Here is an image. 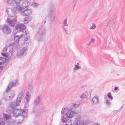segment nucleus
Here are the masks:
<instances>
[{
    "label": "nucleus",
    "mask_w": 125,
    "mask_h": 125,
    "mask_svg": "<svg viewBox=\"0 0 125 125\" xmlns=\"http://www.w3.org/2000/svg\"><path fill=\"white\" fill-rule=\"evenodd\" d=\"M13 116L17 117L18 116H21L22 117V119H19L18 122L20 123H21L23 121V118H25L28 115V111L27 109H23V110L21 109H15L13 112Z\"/></svg>",
    "instance_id": "1"
},
{
    "label": "nucleus",
    "mask_w": 125,
    "mask_h": 125,
    "mask_svg": "<svg viewBox=\"0 0 125 125\" xmlns=\"http://www.w3.org/2000/svg\"><path fill=\"white\" fill-rule=\"evenodd\" d=\"M48 16L49 21L51 23L53 22L56 16V9L54 5H50L48 10Z\"/></svg>",
    "instance_id": "2"
},
{
    "label": "nucleus",
    "mask_w": 125,
    "mask_h": 125,
    "mask_svg": "<svg viewBox=\"0 0 125 125\" xmlns=\"http://www.w3.org/2000/svg\"><path fill=\"white\" fill-rule=\"evenodd\" d=\"M14 9L17 11L19 12L23 16H27L30 15L31 13V9H29L22 8L19 5H17L14 7Z\"/></svg>",
    "instance_id": "3"
},
{
    "label": "nucleus",
    "mask_w": 125,
    "mask_h": 125,
    "mask_svg": "<svg viewBox=\"0 0 125 125\" xmlns=\"http://www.w3.org/2000/svg\"><path fill=\"white\" fill-rule=\"evenodd\" d=\"M45 31V28H41L36 34L35 39L38 41H42L44 39Z\"/></svg>",
    "instance_id": "4"
},
{
    "label": "nucleus",
    "mask_w": 125,
    "mask_h": 125,
    "mask_svg": "<svg viewBox=\"0 0 125 125\" xmlns=\"http://www.w3.org/2000/svg\"><path fill=\"white\" fill-rule=\"evenodd\" d=\"M81 117L80 116L76 117L74 118V121L75 124V125H86V122L81 121Z\"/></svg>",
    "instance_id": "5"
},
{
    "label": "nucleus",
    "mask_w": 125,
    "mask_h": 125,
    "mask_svg": "<svg viewBox=\"0 0 125 125\" xmlns=\"http://www.w3.org/2000/svg\"><path fill=\"white\" fill-rule=\"evenodd\" d=\"M27 48L25 47L22 48L21 50L18 52L17 56L18 57H21L25 55L26 54Z\"/></svg>",
    "instance_id": "6"
},
{
    "label": "nucleus",
    "mask_w": 125,
    "mask_h": 125,
    "mask_svg": "<svg viewBox=\"0 0 125 125\" xmlns=\"http://www.w3.org/2000/svg\"><path fill=\"white\" fill-rule=\"evenodd\" d=\"M7 22L11 27H12L15 25L16 22V17L12 19L10 17L8 18L6 20Z\"/></svg>",
    "instance_id": "7"
},
{
    "label": "nucleus",
    "mask_w": 125,
    "mask_h": 125,
    "mask_svg": "<svg viewBox=\"0 0 125 125\" xmlns=\"http://www.w3.org/2000/svg\"><path fill=\"white\" fill-rule=\"evenodd\" d=\"M1 30L2 31L6 34H8L11 32V30L10 27L7 25H4L1 27Z\"/></svg>",
    "instance_id": "8"
},
{
    "label": "nucleus",
    "mask_w": 125,
    "mask_h": 125,
    "mask_svg": "<svg viewBox=\"0 0 125 125\" xmlns=\"http://www.w3.org/2000/svg\"><path fill=\"white\" fill-rule=\"evenodd\" d=\"M69 109L68 108H65L64 109L62 112V111L61 113L62 114L63 118L65 119L69 117Z\"/></svg>",
    "instance_id": "9"
},
{
    "label": "nucleus",
    "mask_w": 125,
    "mask_h": 125,
    "mask_svg": "<svg viewBox=\"0 0 125 125\" xmlns=\"http://www.w3.org/2000/svg\"><path fill=\"white\" fill-rule=\"evenodd\" d=\"M19 84V82L17 81H15L14 82H10L8 85V87L7 88L6 91L7 92L9 91L10 89L12 87L18 85Z\"/></svg>",
    "instance_id": "10"
},
{
    "label": "nucleus",
    "mask_w": 125,
    "mask_h": 125,
    "mask_svg": "<svg viewBox=\"0 0 125 125\" xmlns=\"http://www.w3.org/2000/svg\"><path fill=\"white\" fill-rule=\"evenodd\" d=\"M26 28V26L23 24H18L15 27V29L20 32H22L23 30Z\"/></svg>",
    "instance_id": "11"
},
{
    "label": "nucleus",
    "mask_w": 125,
    "mask_h": 125,
    "mask_svg": "<svg viewBox=\"0 0 125 125\" xmlns=\"http://www.w3.org/2000/svg\"><path fill=\"white\" fill-rule=\"evenodd\" d=\"M114 23L115 21L114 19L111 18L107 22V24L105 26V28H111L113 27Z\"/></svg>",
    "instance_id": "12"
},
{
    "label": "nucleus",
    "mask_w": 125,
    "mask_h": 125,
    "mask_svg": "<svg viewBox=\"0 0 125 125\" xmlns=\"http://www.w3.org/2000/svg\"><path fill=\"white\" fill-rule=\"evenodd\" d=\"M69 118L72 117L76 113L75 112V108L71 107L70 108H69Z\"/></svg>",
    "instance_id": "13"
},
{
    "label": "nucleus",
    "mask_w": 125,
    "mask_h": 125,
    "mask_svg": "<svg viewBox=\"0 0 125 125\" xmlns=\"http://www.w3.org/2000/svg\"><path fill=\"white\" fill-rule=\"evenodd\" d=\"M68 26V23L66 19H65L63 21V29L65 31L66 34H68V30L65 28V27H67Z\"/></svg>",
    "instance_id": "14"
},
{
    "label": "nucleus",
    "mask_w": 125,
    "mask_h": 125,
    "mask_svg": "<svg viewBox=\"0 0 125 125\" xmlns=\"http://www.w3.org/2000/svg\"><path fill=\"white\" fill-rule=\"evenodd\" d=\"M24 96V94L22 92L18 94V97H17L16 100L17 103H19Z\"/></svg>",
    "instance_id": "15"
},
{
    "label": "nucleus",
    "mask_w": 125,
    "mask_h": 125,
    "mask_svg": "<svg viewBox=\"0 0 125 125\" xmlns=\"http://www.w3.org/2000/svg\"><path fill=\"white\" fill-rule=\"evenodd\" d=\"M23 35L21 34V35H16V34H15L14 35V40L15 42V43H16L17 44L16 45H18V43L19 42V39Z\"/></svg>",
    "instance_id": "16"
},
{
    "label": "nucleus",
    "mask_w": 125,
    "mask_h": 125,
    "mask_svg": "<svg viewBox=\"0 0 125 125\" xmlns=\"http://www.w3.org/2000/svg\"><path fill=\"white\" fill-rule=\"evenodd\" d=\"M14 93L13 92H12L11 96H7L6 94H5L3 96V98L6 101H8L11 99V98H12L14 96Z\"/></svg>",
    "instance_id": "17"
},
{
    "label": "nucleus",
    "mask_w": 125,
    "mask_h": 125,
    "mask_svg": "<svg viewBox=\"0 0 125 125\" xmlns=\"http://www.w3.org/2000/svg\"><path fill=\"white\" fill-rule=\"evenodd\" d=\"M29 4V1L27 0H24L23 2V3L21 7L22 8H25L28 7Z\"/></svg>",
    "instance_id": "18"
},
{
    "label": "nucleus",
    "mask_w": 125,
    "mask_h": 125,
    "mask_svg": "<svg viewBox=\"0 0 125 125\" xmlns=\"http://www.w3.org/2000/svg\"><path fill=\"white\" fill-rule=\"evenodd\" d=\"M62 119L63 123H66V125H72V122L71 118H70L67 120H66V119H63L62 118Z\"/></svg>",
    "instance_id": "19"
},
{
    "label": "nucleus",
    "mask_w": 125,
    "mask_h": 125,
    "mask_svg": "<svg viewBox=\"0 0 125 125\" xmlns=\"http://www.w3.org/2000/svg\"><path fill=\"white\" fill-rule=\"evenodd\" d=\"M32 19V17L31 16H29L26 17L24 19V23L25 24H27Z\"/></svg>",
    "instance_id": "20"
},
{
    "label": "nucleus",
    "mask_w": 125,
    "mask_h": 125,
    "mask_svg": "<svg viewBox=\"0 0 125 125\" xmlns=\"http://www.w3.org/2000/svg\"><path fill=\"white\" fill-rule=\"evenodd\" d=\"M98 98L97 96L94 97L93 98L92 102L94 104H96L99 103Z\"/></svg>",
    "instance_id": "21"
},
{
    "label": "nucleus",
    "mask_w": 125,
    "mask_h": 125,
    "mask_svg": "<svg viewBox=\"0 0 125 125\" xmlns=\"http://www.w3.org/2000/svg\"><path fill=\"white\" fill-rule=\"evenodd\" d=\"M16 12L15 10L13 9H11L10 11L9 14V15L11 17H16L17 16L16 15Z\"/></svg>",
    "instance_id": "22"
},
{
    "label": "nucleus",
    "mask_w": 125,
    "mask_h": 125,
    "mask_svg": "<svg viewBox=\"0 0 125 125\" xmlns=\"http://www.w3.org/2000/svg\"><path fill=\"white\" fill-rule=\"evenodd\" d=\"M7 50V47H5L3 50V52L1 53V54L2 56L6 57L8 56V55L7 54L6 51Z\"/></svg>",
    "instance_id": "23"
},
{
    "label": "nucleus",
    "mask_w": 125,
    "mask_h": 125,
    "mask_svg": "<svg viewBox=\"0 0 125 125\" xmlns=\"http://www.w3.org/2000/svg\"><path fill=\"white\" fill-rule=\"evenodd\" d=\"M41 100L39 97L36 98L34 101V103L35 105H38L40 103Z\"/></svg>",
    "instance_id": "24"
},
{
    "label": "nucleus",
    "mask_w": 125,
    "mask_h": 125,
    "mask_svg": "<svg viewBox=\"0 0 125 125\" xmlns=\"http://www.w3.org/2000/svg\"><path fill=\"white\" fill-rule=\"evenodd\" d=\"M16 100V102L15 103H11L10 105V107L12 108H14L15 107L18 106L19 105V103H17Z\"/></svg>",
    "instance_id": "25"
},
{
    "label": "nucleus",
    "mask_w": 125,
    "mask_h": 125,
    "mask_svg": "<svg viewBox=\"0 0 125 125\" xmlns=\"http://www.w3.org/2000/svg\"><path fill=\"white\" fill-rule=\"evenodd\" d=\"M88 95V93L87 92H85L80 96V98L81 99H84Z\"/></svg>",
    "instance_id": "26"
},
{
    "label": "nucleus",
    "mask_w": 125,
    "mask_h": 125,
    "mask_svg": "<svg viewBox=\"0 0 125 125\" xmlns=\"http://www.w3.org/2000/svg\"><path fill=\"white\" fill-rule=\"evenodd\" d=\"M31 96L29 92H27L26 93V96L25 99L27 102H28L30 100V97Z\"/></svg>",
    "instance_id": "27"
},
{
    "label": "nucleus",
    "mask_w": 125,
    "mask_h": 125,
    "mask_svg": "<svg viewBox=\"0 0 125 125\" xmlns=\"http://www.w3.org/2000/svg\"><path fill=\"white\" fill-rule=\"evenodd\" d=\"M81 67L78 65H75L74 68H73V70L74 71H76L78 70L81 69Z\"/></svg>",
    "instance_id": "28"
},
{
    "label": "nucleus",
    "mask_w": 125,
    "mask_h": 125,
    "mask_svg": "<svg viewBox=\"0 0 125 125\" xmlns=\"http://www.w3.org/2000/svg\"><path fill=\"white\" fill-rule=\"evenodd\" d=\"M15 2V3L16 4V5H15L14 7L17 5H19L20 4V3L21 2V0H14V2Z\"/></svg>",
    "instance_id": "29"
},
{
    "label": "nucleus",
    "mask_w": 125,
    "mask_h": 125,
    "mask_svg": "<svg viewBox=\"0 0 125 125\" xmlns=\"http://www.w3.org/2000/svg\"><path fill=\"white\" fill-rule=\"evenodd\" d=\"M6 61V59L4 58L1 57L0 59V65L4 63Z\"/></svg>",
    "instance_id": "30"
},
{
    "label": "nucleus",
    "mask_w": 125,
    "mask_h": 125,
    "mask_svg": "<svg viewBox=\"0 0 125 125\" xmlns=\"http://www.w3.org/2000/svg\"><path fill=\"white\" fill-rule=\"evenodd\" d=\"M107 97L110 98L111 100H112L113 99V97L110 92H109L107 94Z\"/></svg>",
    "instance_id": "31"
},
{
    "label": "nucleus",
    "mask_w": 125,
    "mask_h": 125,
    "mask_svg": "<svg viewBox=\"0 0 125 125\" xmlns=\"http://www.w3.org/2000/svg\"><path fill=\"white\" fill-rule=\"evenodd\" d=\"M3 117L5 118L6 120L10 118V116L8 115L7 114H6L5 113H3Z\"/></svg>",
    "instance_id": "32"
},
{
    "label": "nucleus",
    "mask_w": 125,
    "mask_h": 125,
    "mask_svg": "<svg viewBox=\"0 0 125 125\" xmlns=\"http://www.w3.org/2000/svg\"><path fill=\"white\" fill-rule=\"evenodd\" d=\"M122 109V107H121L118 110H113V112L114 114H116L117 113H118L119 112H120V111H121Z\"/></svg>",
    "instance_id": "33"
},
{
    "label": "nucleus",
    "mask_w": 125,
    "mask_h": 125,
    "mask_svg": "<svg viewBox=\"0 0 125 125\" xmlns=\"http://www.w3.org/2000/svg\"><path fill=\"white\" fill-rule=\"evenodd\" d=\"M7 2L9 4L12 5L14 3V0H7Z\"/></svg>",
    "instance_id": "34"
},
{
    "label": "nucleus",
    "mask_w": 125,
    "mask_h": 125,
    "mask_svg": "<svg viewBox=\"0 0 125 125\" xmlns=\"http://www.w3.org/2000/svg\"><path fill=\"white\" fill-rule=\"evenodd\" d=\"M96 27V25L94 23L92 24V25L90 27V28L91 30L94 29Z\"/></svg>",
    "instance_id": "35"
},
{
    "label": "nucleus",
    "mask_w": 125,
    "mask_h": 125,
    "mask_svg": "<svg viewBox=\"0 0 125 125\" xmlns=\"http://www.w3.org/2000/svg\"><path fill=\"white\" fill-rule=\"evenodd\" d=\"M28 89L30 91L32 92L33 91V89L32 85H29L28 86Z\"/></svg>",
    "instance_id": "36"
},
{
    "label": "nucleus",
    "mask_w": 125,
    "mask_h": 125,
    "mask_svg": "<svg viewBox=\"0 0 125 125\" xmlns=\"http://www.w3.org/2000/svg\"><path fill=\"white\" fill-rule=\"evenodd\" d=\"M106 105L108 106H109L111 104V102L110 101L108 100L107 99H106Z\"/></svg>",
    "instance_id": "37"
},
{
    "label": "nucleus",
    "mask_w": 125,
    "mask_h": 125,
    "mask_svg": "<svg viewBox=\"0 0 125 125\" xmlns=\"http://www.w3.org/2000/svg\"><path fill=\"white\" fill-rule=\"evenodd\" d=\"M80 105V103H78V104L76 103H73L72 104V106H73L75 107H77L79 106Z\"/></svg>",
    "instance_id": "38"
},
{
    "label": "nucleus",
    "mask_w": 125,
    "mask_h": 125,
    "mask_svg": "<svg viewBox=\"0 0 125 125\" xmlns=\"http://www.w3.org/2000/svg\"><path fill=\"white\" fill-rule=\"evenodd\" d=\"M11 10L10 8H8L6 10V12L9 15V14L10 13Z\"/></svg>",
    "instance_id": "39"
},
{
    "label": "nucleus",
    "mask_w": 125,
    "mask_h": 125,
    "mask_svg": "<svg viewBox=\"0 0 125 125\" xmlns=\"http://www.w3.org/2000/svg\"><path fill=\"white\" fill-rule=\"evenodd\" d=\"M78 0H74L73 4L74 5V7L75 6V5L76 4Z\"/></svg>",
    "instance_id": "40"
},
{
    "label": "nucleus",
    "mask_w": 125,
    "mask_h": 125,
    "mask_svg": "<svg viewBox=\"0 0 125 125\" xmlns=\"http://www.w3.org/2000/svg\"><path fill=\"white\" fill-rule=\"evenodd\" d=\"M39 5V4L37 3H34V6L35 7H37Z\"/></svg>",
    "instance_id": "41"
},
{
    "label": "nucleus",
    "mask_w": 125,
    "mask_h": 125,
    "mask_svg": "<svg viewBox=\"0 0 125 125\" xmlns=\"http://www.w3.org/2000/svg\"><path fill=\"white\" fill-rule=\"evenodd\" d=\"M94 41H95L94 39L93 38H92L91 39V41L90 42L91 43L92 42H93Z\"/></svg>",
    "instance_id": "42"
},
{
    "label": "nucleus",
    "mask_w": 125,
    "mask_h": 125,
    "mask_svg": "<svg viewBox=\"0 0 125 125\" xmlns=\"http://www.w3.org/2000/svg\"><path fill=\"white\" fill-rule=\"evenodd\" d=\"M13 49H11V50H10V52L11 53V54H12L13 52Z\"/></svg>",
    "instance_id": "43"
},
{
    "label": "nucleus",
    "mask_w": 125,
    "mask_h": 125,
    "mask_svg": "<svg viewBox=\"0 0 125 125\" xmlns=\"http://www.w3.org/2000/svg\"><path fill=\"white\" fill-rule=\"evenodd\" d=\"M76 63V64L75 65H78L79 66L80 64V62L78 61Z\"/></svg>",
    "instance_id": "44"
},
{
    "label": "nucleus",
    "mask_w": 125,
    "mask_h": 125,
    "mask_svg": "<svg viewBox=\"0 0 125 125\" xmlns=\"http://www.w3.org/2000/svg\"><path fill=\"white\" fill-rule=\"evenodd\" d=\"M118 87L117 86H115V88L114 89V90L115 91H116L118 89Z\"/></svg>",
    "instance_id": "45"
},
{
    "label": "nucleus",
    "mask_w": 125,
    "mask_h": 125,
    "mask_svg": "<svg viewBox=\"0 0 125 125\" xmlns=\"http://www.w3.org/2000/svg\"><path fill=\"white\" fill-rule=\"evenodd\" d=\"M25 34L26 35H27L28 34H29L28 32V31H25Z\"/></svg>",
    "instance_id": "46"
},
{
    "label": "nucleus",
    "mask_w": 125,
    "mask_h": 125,
    "mask_svg": "<svg viewBox=\"0 0 125 125\" xmlns=\"http://www.w3.org/2000/svg\"><path fill=\"white\" fill-rule=\"evenodd\" d=\"M95 125H100V124L96 123L95 124Z\"/></svg>",
    "instance_id": "47"
},
{
    "label": "nucleus",
    "mask_w": 125,
    "mask_h": 125,
    "mask_svg": "<svg viewBox=\"0 0 125 125\" xmlns=\"http://www.w3.org/2000/svg\"><path fill=\"white\" fill-rule=\"evenodd\" d=\"M91 43L90 42L89 43L87 44V45L88 46L89 45L91 44Z\"/></svg>",
    "instance_id": "48"
},
{
    "label": "nucleus",
    "mask_w": 125,
    "mask_h": 125,
    "mask_svg": "<svg viewBox=\"0 0 125 125\" xmlns=\"http://www.w3.org/2000/svg\"><path fill=\"white\" fill-rule=\"evenodd\" d=\"M43 21L44 22V23H45L46 22V20H44Z\"/></svg>",
    "instance_id": "49"
},
{
    "label": "nucleus",
    "mask_w": 125,
    "mask_h": 125,
    "mask_svg": "<svg viewBox=\"0 0 125 125\" xmlns=\"http://www.w3.org/2000/svg\"><path fill=\"white\" fill-rule=\"evenodd\" d=\"M14 44V43H13V44H12V45H13V44Z\"/></svg>",
    "instance_id": "50"
},
{
    "label": "nucleus",
    "mask_w": 125,
    "mask_h": 125,
    "mask_svg": "<svg viewBox=\"0 0 125 125\" xmlns=\"http://www.w3.org/2000/svg\"><path fill=\"white\" fill-rule=\"evenodd\" d=\"M25 43H27L26 42V41H25Z\"/></svg>",
    "instance_id": "51"
},
{
    "label": "nucleus",
    "mask_w": 125,
    "mask_h": 125,
    "mask_svg": "<svg viewBox=\"0 0 125 125\" xmlns=\"http://www.w3.org/2000/svg\"><path fill=\"white\" fill-rule=\"evenodd\" d=\"M1 57H0V59H1Z\"/></svg>",
    "instance_id": "52"
}]
</instances>
